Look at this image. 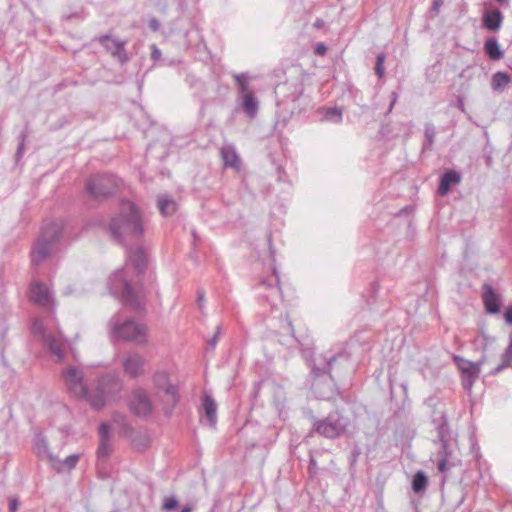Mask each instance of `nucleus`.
<instances>
[{
	"label": "nucleus",
	"instance_id": "nucleus-1",
	"mask_svg": "<svg viewBox=\"0 0 512 512\" xmlns=\"http://www.w3.org/2000/svg\"><path fill=\"white\" fill-rule=\"evenodd\" d=\"M354 341L350 340L334 346L322 357V400H335L340 396L338 382L354 369L352 355Z\"/></svg>",
	"mask_w": 512,
	"mask_h": 512
},
{
	"label": "nucleus",
	"instance_id": "nucleus-2",
	"mask_svg": "<svg viewBox=\"0 0 512 512\" xmlns=\"http://www.w3.org/2000/svg\"><path fill=\"white\" fill-rule=\"evenodd\" d=\"M109 232L121 244L140 240L145 232V220L140 208L129 200H122L118 213L110 220Z\"/></svg>",
	"mask_w": 512,
	"mask_h": 512
},
{
	"label": "nucleus",
	"instance_id": "nucleus-3",
	"mask_svg": "<svg viewBox=\"0 0 512 512\" xmlns=\"http://www.w3.org/2000/svg\"><path fill=\"white\" fill-rule=\"evenodd\" d=\"M61 378L67 391L74 397L85 399L96 409H101L105 406V395L100 387L97 388L95 394L89 393V380L82 368L69 365L61 371Z\"/></svg>",
	"mask_w": 512,
	"mask_h": 512
},
{
	"label": "nucleus",
	"instance_id": "nucleus-4",
	"mask_svg": "<svg viewBox=\"0 0 512 512\" xmlns=\"http://www.w3.org/2000/svg\"><path fill=\"white\" fill-rule=\"evenodd\" d=\"M109 288L113 296L119 298L132 309H140L145 304L146 292L143 286H135L128 279L127 268L115 271L109 278Z\"/></svg>",
	"mask_w": 512,
	"mask_h": 512
},
{
	"label": "nucleus",
	"instance_id": "nucleus-5",
	"mask_svg": "<svg viewBox=\"0 0 512 512\" xmlns=\"http://www.w3.org/2000/svg\"><path fill=\"white\" fill-rule=\"evenodd\" d=\"M62 236V227L55 222L46 224L31 250V264L39 267L56 251L57 244Z\"/></svg>",
	"mask_w": 512,
	"mask_h": 512
},
{
	"label": "nucleus",
	"instance_id": "nucleus-6",
	"mask_svg": "<svg viewBox=\"0 0 512 512\" xmlns=\"http://www.w3.org/2000/svg\"><path fill=\"white\" fill-rule=\"evenodd\" d=\"M108 327L112 341L148 344V328L143 323L132 319L121 321L117 316H113L108 322Z\"/></svg>",
	"mask_w": 512,
	"mask_h": 512
},
{
	"label": "nucleus",
	"instance_id": "nucleus-7",
	"mask_svg": "<svg viewBox=\"0 0 512 512\" xmlns=\"http://www.w3.org/2000/svg\"><path fill=\"white\" fill-rule=\"evenodd\" d=\"M432 424L437 431L438 440L441 443V448L439 451L440 458L437 461V469L443 473L447 471L451 466L455 465V462L452 461V450L449 446V441L451 440V431L446 413L439 411V416L433 415Z\"/></svg>",
	"mask_w": 512,
	"mask_h": 512
},
{
	"label": "nucleus",
	"instance_id": "nucleus-8",
	"mask_svg": "<svg viewBox=\"0 0 512 512\" xmlns=\"http://www.w3.org/2000/svg\"><path fill=\"white\" fill-rule=\"evenodd\" d=\"M120 180L110 174L91 177L86 183V191L93 198L108 197L118 190Z\"/></svg>",
	"mask_w": 512,
	"mask_h": 512
},
{
	"label": "nucleus",
	"instance_id": "nucleus-9",
	"mask_svg": "<svg viewBox=\"0 0 512 512\" xmlns=\"http://www.w3.org/2000/svg\"><path fill=\"white\" fill-rule=\"evenodd\" d=\"M153 381L157 388V393L163 394L161 397L167 406L166 412L170 413L179 400L176 386L170 383L169 374L165 371H157L153 376Z\"/></svg>",
	"mask_w": 512,
	"mask_h": 512
},
{
	"label": "nucleus",
	"instance_id": "nucleus-10",
	"mask_svg": "<svg viewBox=\"0 0 512 512\" xmlns=\"http://www.w3.org/2000/svg\"><path fill=\"white\" fill-rule=\"evenodd\" d=\"M349 419L338 410L330 413L322 419V436L326 438H337L346 432Z\"/></svg>",
	"mask_w": 512,
	"mask_h": 512
},
{
	"label": "nucleus",
	"instance_id": "nucleus-11",
	"mask_svg": "<svg viewBox=\"0 0 512 512\" xmlns=\"http://www.w3.org/2000/svg\"><path fill=\"white\" fill-rule=\"evenodd\" d=\"M97 41L104 47V49L117 59L121 64L127 63L130 58L125 49L127 40H120L112 37L110 34L101 35Z\"/></svg>",
	"mask_w": 512,
	"mask_h": 512
},
{
	"label": "nucleus",
	"instance_id": "nucleus-12",
	"mask_svg": "<svg viewBox=\"0 0 512 512\" xmlns=\"http://www.w3.org/2000/svg\"><path fill=\"white\" fill-rule=\"evenodd\" d=\"M129 406L131 411L140 417H146L152 413L151 400L142 389H137L132 393Z\"/></svg>",
	"mask_w": 512,
	"mask_h": 512
},
{
	"label": "nucleus",
	"instance_id": "nucleus-13",
	"mask_svg": "<svg viewBox=\"0 0 512 512\" xmlns=\"http://www.w3.org/2000/svg\"><path fill=\"white\" fill-rule=\"evenodd\" d=\"M30 299L37 305L44 308H51L54 304L49 288L41 282H34L31 285Z\"/></svg>",
	"mask_w": 512,
	"mask_h": 512
},
{
	"label": "nucleus",
	"instance_id": "nucleus-14",
	"mask_svg": "<svg viewBox=\"0 0 512 512\" xmlns=\"http://www.w3.org/2000/svg\"><path fill=\"white\" fill-rule=\"evenodd\" d=\"M144 364V358L137 352L127 353L122 359L124 372L131 378L142 375Z\"/></svg>",
	"mask_w": 512,
	"mask_h": 512
},
{
	"label": "nucleus",
	"instance_id": "nucleus-15",
	"mask_svg": "<svg viewBox=\"0 0 512 512\" xmlns=\"http://www.w3.org/2000/svg\"><path fill=\"white\" fill-rule=\"evenodd\" d=\"M462 175L455 169L445 170L439 177L438 193L441 196L447 195L453 186L460 184Z\"/></svg>",
	"mask_w": 512,
	"mask_h": 512
},
{
	"label": "nucleus",
	"instance_id": "nucleus-16",
	"mask_svg": "<svg viewBox=\"0 0 512 512\" xmlns=\"http://www.w3.org/2000/svg\"><path fill=\"white\" fill-rule=\"evenodd\" d=\"M483 289V303L484 307L489 314H497L500 312L501 307V298L500 295L496 293L494 288L485 283L482 287Z\"/></svg>",
	"mask_w": 512,
	"mask_h": 512
},
{
	"label": "nucleus",
	"instance_id": "nucleus-17",
	"mask_svg": "<svg viewBox=\"0 0 512 512\" xmlns=\"http://www.w3.org/2000/svg\"><path fill=\"white\" fill-rule=\"evenodd\" d=\"M453 360L461 371L462 376H479L481 366L486 362V357L483 356L478 362H473L455 355Z\"/></svg>",
	"mask_w": 512,
	"mask_h": 512
},
{
	"label": "nucleus",
	"instance_id": "nucleus-18",
	"mask_svg": "<svg viewBox=\"0 0 512 512\" xmlns=\"http://www.w3.org/2000/svg\"><path fill=\"white\" fill-rule=\"evenodd\" d=\"M34 449L38 457L46 458L56 470L60 469V460L54 456L48 449V443L42 435H39L34 440Z\"/></svg>",
	"mask_w": 512,
	"mask_h": 512
},
{
	"label": "nucleus",
	"instance_id": "nucleus-19",
	"mask_svg": "<svg viewBox=\"0 0 512 512\" xmlns=\"http://www.w3.org/2000/svg\"><path fill=\"white\" fill-rule=\"evenodd\" d=\"M99 447H98V457L105 458L108 457L112 452V441L109 426L105 423H102L99 426Z\"/></svg>",
	"mask_w": 512,
	"mask_h": 512
},
{
	"label": "nucleus",
	"instance_id": "nucleus-20",
	"mask_svg": "<svg viewBox=\"0 0 512 512\" xmlns=\"http://www.w3.org/2000/svg\"><path fill=\"white\" fill-rule=\"evenodd\" d=\"M128 261L137 274L143 272L147 265V255L143 247L137 246L128 251Z\"/></svg>",
	"mask_w": 512,
	"mask_h": 512
},
{
	"label": "nucleus",
	"instance_id": "nucleus-21",
	"mask_svg": "<svg viewBox=\"0 0 512 512\" xmlns=\"http://www.w3.org/2000/svg\"><path fill=\"white\" fill-rule=\"evenodd\" d=\"M221 158L225 167L240 168V157L233 145H225L221 148Z\"/></svg>",
	"mask_w": 512,
	"mask_h": 512
},
{
	"label": "nucleus",
	"instance_id": "nucleus-22",
	"mask_svg": "<svg viewBox=\"0 0 512 512\" xmlns=\"http://www.w3.org/2000/svg\"><path fill=\"white\" fill-rule=\"evenodd\" d=\"M503 22V14L500 10L495 9L488 11L483 16V25L490 31H497L500 29Z\"/></svg>",
	"mask_w": 512,
	"mask_h": 512
},
{
	"label": "nucleus",
	"instance_id": "nucleus-23",
	"mask_svg": "<svg viewBox=\"0 0 512 512\" xmlns=\"http://www.w3.org/2000/svg\"><path fill=\"white\" fill-rule=\"evenodd\" d=\"M202 406L209 424L214 427L217 422V405L215 400L206 394L203 397Z\"/></svg>",
	"mask_w": 512,
	"mask_h": 512
},
{
	"label": "nucleus",
	"instance_id": "nucleus-24",
	"mask_svg": "<svg viewBox=\"0 0 512 512\" xmlns=\"http://www.w3.org/2000/svg\"><path fill=\"white\" fill-rule=\"evenodd\" d=\"M158 208L163 216H171L177 210V203L168 195H160L157 200Z\"/></svg>",
	"mask_w": 512,
	"mask_h": 512
},
{
	"label": "nucleus",
	"instance_id": "nucleus-25",
	"mask_svg": "<svg viewBox=\"0 0 512 512\" xmlns=\"http://www.w3.org/2000/svg\"><path fill=\"white\" fill-rule=\"evenodd\" d=\"M44 343L52 355L60 361L64 358L63 344L52 335H44Z\"/></svg>",
	"mask_w": 512,
	"mask_h": 512
},
{
	"label": "nucleus",
	"instance_id": "nucleus-26",
	"mask_svg": "<svg viewBox=\"0 0 512 512\" xmlns=\"http://www.w3.org/2000/svg\"><path fill=\"white\" fill-rule=\"evenodd\" d=\"M242 108L244 112L250 117L254 118L258 113L259 102L253 93L242 96Z\"/></svg>",
	"mask_w": 512,
	"mask_h": 512
},
{
	"label": "nucleus",
	"instance_id": "nucleus-27",
	"mask_svg": "<svg viewBox=\"0 0 512 512\" xmlns=\"http://www.w3.org/2000/svg\"><path fill=\"white\" fill-rule=\"evenodd\" d=\"M428 486V477L424 471L418 470L412 478L411 487L415 494H422Z\"/></svg>",
	"mask_w": 512,
	"mask_h": 512
},
{
	"label": "nucleus",
	"instance_id": "nucleus-28",
	"mask_svg": "<svg viewBox=\"0 0 512 512\" xmlns=\"http://www.w3.org/2000/svg\"><path fill=\"white\" fill-rule=\"evenodd\" d=\"M484 50L488 57L492 60H498L503 56L500 44L496 38H489L484 43Z\"/></svg>",
	"mask_w": 512,
	"mask_h": 512
},
{
	"label": "nucleus",
	"instance_id": "nucleus-29",
	"mask_svg": "<svg viewBox=\"0 0 512 512\" xmlns=\"http://www.w3.org/2000/svg\"><path fill=\"white\" fill-rule=\"evenodd\" d=\"M424 404L430 409L431 421H433V415L439 416V411L446 413L444 403L437 395H432L426 398Z\"/></svg>",
	"mask_w": 512,
	"mask_h": 512
},
{
	"label": "nucleus",
	"instance_id": "nucleus-30",
	"mask_svg": "<svg viewBox=\"0 0 512 512\" xmlns=\"http://www.w3.org/2000/svg\"><path fill=\"white\" fill-rule=\"evenodd\" d=\"M511 81L510 75L507 72L498 71L493 74L491 79L492 89L495 91L502 90Z\"/></svg>",
	"mask_w": 512,
	"mask_h": 512
},
{
	"label": "nucleus",
	"instance_id": "nucleus-31",
	"mask_svg": "<svg viewBox=\"0 0 512 512\" xmlns=\"http://www.w3.org/2000/svg\"><path fill=\"white\" fill-rule=\"evenodd\" d=\"M436 133H437L436 128L432 123L425 124V129H424L425 139H424V142L422 145V149L424 151L430 150L432 148L434 141H435Z\"/></svg>",
	"mask_w": 512,
	"mask_h": 512
},
{
	"label": "nucleus",
	"instance_id": "nucleus-32",
	"mask_svg": "<svg viewBox=\"0 0 512 512\" xmlns=\"http://www.w3.org/2000/svg\"><path fill=\"white\" fill-rule=\"evenodd\" d=\"M343 113L342 109L338 107L328 108L322 115V120H326L332 122L334 124H338L342 121Z\"/></svg>",
	"mask_w": 512,
	"mask_h": 512
},
{
	"label": "nucleus",
	"instance_id": "nucleus-33",
	"mask_svg": "<svg viewBox=\"0 0 512 512\" xmlns=\"http://www.w3.org/2000/svg\"><path fill=\"white\" fill-rule=\"evenodd\" d=\"M234 79H235L236 85L238 86L239 91L241 93V97L245 96L246 94H251L252 93L249 90L247 74H245V73L234 74Z\"/></svg>",
	"mask_w": 512,
	"mask_h": 512
},
{
	"label": "nucleus",
	"instance_id": "nucleus-34",
	"mask_svg": "<svg viewBox=\"0 0 512 512\" xmlns=\"http://www.w3.org/2000/svg\"><path fill=\"white\" fill-rule=\"evenodd\" d=\"M309 479L311 483H315L316 485L319 483L318 477V464L316 456L310 452V461L308 466Z\"/></svg>",
	"mask_w": 512,
	"mask_h": 512
},
{
	"label": "nucleus",
	"instance_id": "nucleus-35",
	"mask_svg": "<svg viewBox=\"0 0 512 512\" xmlns=\"http://www.w3.org/2000/svg\"><path fill=\"white\" fill-rule=\"evenodd\" d=\"M380 135L384 139H392L399 135V129H394L391 124H382L379 130Z\"/></svg>",
	"mask_w": 512,
	"mask_h": 512
},
{
	"label": "nucleus",
	"instance_id": "nucleus-36",
	"mask_svg": "<svg viewBox=\"0 0 512 512\" xmlns=\"http://www.w3.org/2000/svg\"><path fill=\"white\" fill-rule=\"evenodd\" d=\"M512 366V359L505 353L501 356V363L490 371V375L495 376L502 372L504 369Z\"/></svg>",
	"mask_w": 512,
	"mask_h": 512
},
{
	"label": "nucleus",
	"instance_id": "nucleus-37",
	"mask_svg": "<svg viewBox=\"0 0 512 512\" xmlns=\"http://www.w3.org/2000/svg\"><path fill=\"white\" fill-rule=\"evenodd\" d=\"M385 54L384 53H379L376 57V63H375V74L379 77V78H383L384 77V74H385V68H384V63H385Z\"/></svg>",
	"mask_w": 512,
	"mask_h": 512
},
{
	"label": "nucleus",
	"instance_id": "nucleus-38",
	"mask_svg": "<svg viewBox=\"0 0 512 512\" xmlns=\"http://www.w3.org/2000/svg\"><path fill=\"white\" fill-rule=\"evenodd\" d=\"M79 460L78 454H71L68 457H66L63 461H60V469L58 471L62 470L63 466H66L69 470L75 468L77 465V462Z\"/></svg>",
	"mask_w": 512,
	"mask_h": 512
},
{
	"label": "nucleus",
	"instance_id": "nucleus-39",
	"mask_svg": "<svg viewBox=\"0 0 512 512\" xmlns=\"http://www.w3.org/2000/svg\"><path fill=\"white\" fill-rule=\"evenodd\" d=\"M178 506V500L175 497H167L163 501V510L171 511Z\"/></svg>",
	"mask_w": 512,
	"mask_h": 512
},
{
	"label": "nucleus",
	"instance_id": "nucleus-40",
	"mask_svg": "<svg viewBox=\"0 0 512 512\" xmlns=\"http://www.w3.org/2000/svg\"><path fill=\"white\" fill-rule=\"evenodd\" d=\"M273 273H274V275L276 277V286H273L272 284H269L266 281L261 282L260 285L263 286V287H267V288L271 289L276 294H279L281 292V289L279 287V276H278L277 271H276L275 268H273Z\"/></svg>",
	"mask_w": 512,
	"mask_h": 512
},
{
	"label": "nucleus",
	"instance_id": "nucleus-41",
	"mask_svg": "<svg viewBox=\"0 0 512 512\" xmlns=\"http://www.w3.org/2000/svg\"><path fill=\"white\" fill-rule=\"evenodd\" d=\"M221 332H222V326L221 325H218L216 327V331H215V334L214 336L208 341V346L211 348V349H214L217 345V342L219 340V337L221 335Z\"/></svg>",
	"mask_w": 512,
	"mask_h": 512
},
{
	"label": "nucleus",
	"instance_id": "nucleus-42",
	"mask_svg": "<svg viewBox=\"0 0 512 512\" xmlns=\"http://www.w3.org/2000/svg\"><path fill=\"white\" fill-rule=\"evenodd\" d=\"M479 376H462V385L465 389L470 390Z\"/></svg>",
	"mask_w": 512,
	"mask_h": 512
},
{
	"label": "nucleus",
	"instance_id": "nucleus-43",
	"mask_svg": "<svg viewBox=\"0 0 512 512\" xmlns=\"http://www.w3.org/2000/svg\"><path fill=\"white\" fill-rule=\"evenodd\" d=\"M31 330L34 334H42L43 336L45 335L44 334V328H43V325L42 323L35 319L32 323V326H31Z\"/></svg>",
	"mask_w": 512,
	"mask_h": 512
},
{
	"label": "nucleus",
	"instance_id": "nucleus-44",
	"mask_svg": "<svg viewBox=\"0 0 512 512\" xmlns=\"http://www.w3.org/2000/svg\"><path fill=\"white\" fill-rule=\"evenodd\" d=\"M27 138V134L25 132L21 133L20 135V144L17 148L16 156L19 158L22 156L24 152V146H25V140Z\"/></svg>",
	"mask_w": 512,
	"mask_h": 512
},
{
	"label": "nucleus",
	"instance_id": "nucleus-45",
	"mask_svg": "<svg viewBox=\"0 0 512 512\" xmlns=\"http://www.w3.org/2000/svg\"><path fill=\"white\" fill-rule=\"evenodd\" d=\"M205 302V291L204 289H198L197 291V304L200 309L203 308Z\"/></svg>",
	"mask_w": 512,
	"mask_h": 512
},
{
	"label": "nucleus",
	"instance_id": "nucleus-46",
	"mask_svg": "<svg viewBox=\"0 0 512 512\" xmlns=\"http://www.w3.org/2000/svg\"><path fill=\"white\" fill-rule=\"evenodd\" d=\"M390 104H389V107H388V110H387V113H390L392 111V109L394 108L397 100H398V94L397 92L393 91L390 95Z\"/></svg>",
	"mask_w": 512,
	"mask_h": 512
},
{
	"label": "nucleus",
	"instance_id": "nucleus-47",
	"mask_svg": "<svg viewBox=\"0 0 512 512\" xmlns=\"http://www.w3.org/2000/svg\"><path fill=\"white\" fill-rule=\"evenodd\" d=\"M504 319L507 324L512 325V305L506 309Z\"/></svg>",
	"mask_w": 512,
	"mask_h": 512
},
{
	"label": "nucleus",
	"instance_id": "nucleus-48",
	"mask_svg": "<svg viewBox=\"0 0 512 512\" xmlns=\"http://www.w3.org/2000/svg\"><path fill=\"white\" fill-rule=\"evenodd\" d=\"M413 211L412 206H405L402 209H400L395 215L396 216H402V215H408Z\"/></svg>",
	"mask_w": 512,
	"mask_h": 512
},
{
	"label": "nucleus",
	"instance_id": "nucleus-49",
	"mask_svg": "<svg viewBox=\"0 0 512 512\" xmlns=\"http://www.w3.org/2000/svg\"><path fill=\"white\" fill-rule=\"evenodd\" d=\"M19 506V502L16 498H13L9 502V510L10 512H16Z\"/></svg>",
	"mask_w": 512,
	"mask_h": 512
},
{
	"label": "nucleus",
	"instance_id": "nucleus-50",
	"mask_svg": "<svg viewBox=\"0 0 512 512\" xmlns=\"http://www.w3.org/2000/svg\"><path fill=\"white\" fill-rule=\"evenodd\" d=\"M504 353L512 359V332L509 335V343H508V346L506 347Z\"/></svg>",
	"mask_w": 512,
	"mask_h": 512
},
{
	"label": "nucleus",
	"instance_id": "nucleus-51",
	"mask_svg": "<svg viewBox=\"0 0 512 512\" xmlns=\"http://www.w3.org/2000/svg\"><path fill=\"white\" fill-rule=\"evenodd\" d=\"M442 5H443V0H433L431 10L434 12H438Z\"/></svg>",
	"mask_w": 512,
	"mask_h": 512
},
{
	"label": "nucleus",
	"instance_id": "nucleus-52",
	"mask_svg": "<svg viewBox=\"0 0 512 512\" xmlns=\"http://www.w3.org/2000/svg\"><path fill=\"white\" fill-rule=\"evenodd\" d=\"M302 354H303V357L306 359V361L309 364H311V358H312L311 351L309 349H303Z\"/></svg>",
	"mask_w": 512,
	"mask_h": 512
},
{
	"label": "nucleus",
	"instance_id": "nucleus-53",
	"mask_svg": "<svg viewBox=\"0 0 512 512\" xmlns=\"http://www.w3.org/2000/svg\"><path fill=\"white\" fill-rule=\"evenodd\" d=\"M379 289V284L377 282H373L370 285V291L371 293H375Z\"/></svg>",
	"mask_w": 512,
	"mask_h": 512
},
{
	"label": "nucleus",
	"instance_id": "nucleus-54",
	"mask_svg": "<svg viewBox=\"0 0 512 512\" xmlns=\"http://www.w3.org/2000/svg\"><path fill=\"white\" fill-rule=\"evenodd\" d=\"M150 26L153 28V30H157L159 28V23L156 19L151 20Z\"/></svg>",
	"mask_w": 512,
	"mask_h": 512
},
{
	"label": "nucleus",
	"instance_id": "nucleus-55",
	"mask_svg": "<svg viewBox=\"0 0 512 512\" xmlns=\"http://www.w3.org/2000/svg\"><path fill=\"white\" fill-rule=\"evenodd\" d=\"M160 55H161V52L154 46V49L152 51V57L158 58V57H160Z\"/></svg>",
	"mask_w": 512,
	"mask_h": 512
},
{
	"label": "nucleus",
	"instance_id": "nucleus-56",
	"mask_svg": "<svg viewBox=\"0 0 512 512\" xmlns=\"http://www.w3.org/2000/svg\"><path fill=\"white\" fill-rule=\"evenodd\" d=\"M287 325H288V327H289V330H290L291 334L293 335V333H294V327H293V325H292L291 320H289L288 318H287Z\"/></svg>",
	"mask_w": 512,
	"mask_h": 512
},
{
	"label": "nucleus",
	"instance_id": "nucleus-57",
	"mask_svg": "<svg viewBox=\"0 0 512 512\" xmlns=\"http://www.w3.org/2000/svg\"><path fill=\"white\" fill-rule=\"evenodd\" d=\"M314 53L317 54V55H320V43L315 45Z\"/></svg>",
	"mask_w": 512,
	"mask_h": 512
},
{
	"label": "nucleus",
	"instance_id": "nucleus-58",
	"mask_svg": "<svg viewBox=\"0 0 512 512\" xmlns=\"http://www.w3.org/2000/svg\"><path fill=\"white\" fill-rule=\"evenodd\" d=\"M192 510H193V509H192V507L188 505V506H185V507L181 510V512H192Z\"/></svg>",
	"mask_w": 512,
	"mask_h": 512
},
{
	"label": "nucleus",
	"instance_id": "nucleus-59",
	"mask_svg": "<svg viewBox=\"0 0 512 512\" xmlns=\"http://www.w3.org/2000/svg\"><path fill=\"white\" fill-rule=\"evenodd\" d=\"M327 46L322 42V56L326 53Z\"/></svg>",
	"mask_w": 512,
	"mask_h": 512
},
{
	"label": "nucleus",
	"instance_id": "nucleus-60",
	"mask_svg": "<svg viewBox=\"0 0 512 512\" xmlns=\"http://www.w3.org/2000/svg\"><path fill=\"white\" fill-rule=\"evenodd\" d=\"M312 370L315 373V375L318 376V368L314 364H313Z\"/></svg>",
	"mask_w": 512,
	"mask_h": 512
},
{
	"label": "nucleus",
	"instance_id": "nucleus-61",
	"mask_svg": "<svg viewBox=\"0 0 512 512\" xmlns=\"http://www.w3.org/2000/svg\"><path fill=\"white\" fill-rule=\"evenodd\" d=\"M314 26L316 28H319L321 26L320 20H316L315 23H314Z\"/></svg>",
	"mask_w": 512,
	"mask_h": 512
},
{
	"label": "nucleus",
	"instance_id": "nucleus-62",
	"mask_svg": "<svg viewBox=\"0 0 512 512\" xmlns=\"http://www.w3.org/2000/svg\"><path fill=\"white\" fill-rule=\"evenodd\" d=\"M401 386H402V389H404V391L406 392L407 388H408L407 383H402Z\"/></svg>",
	"mask_w": 512,
	"mask_h": 512
},
{
	"label": "nucleus",
	"instance_id": "nucleus-63",
	"mask_svg": "<svg viewBox=\"0 0 512 512\" xmlns=\"http://www.w3.org/2000/svg\"><path fill=\"white\" fill-rule=\"evenodd\" d=\"M458 108H459V109H461V110H463V109H464V104H463V102H462V101H460V102H459V104H458Z\"/></svg>",
	"mask_w": 512,
	"mask_h": 512
},
{
	"label": "nucleus",
	"instance_id": "nucleus-64",
	"mask_svg": "<svg viewBox=\"0 0 512 512\" xmlns=\"http://www.w3.org/2000/svg\"><path fill=\"white\" fill-rule=\"evenodd\" d=\"M487 162H488V163H490V162H491V157H490V156L487 158Z\"/></svg>",
	"mask_w": 512,
	"mask_h": 512
}]
</instances>
